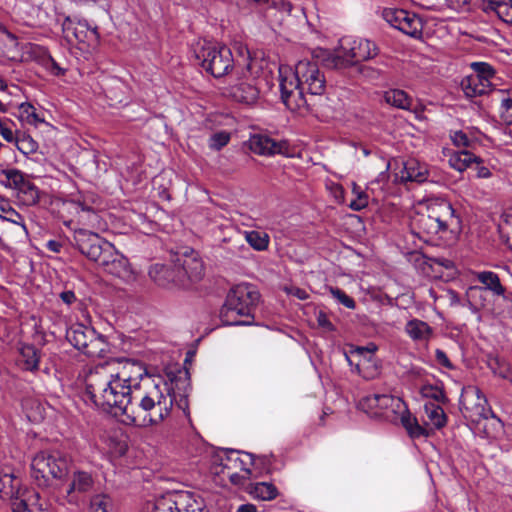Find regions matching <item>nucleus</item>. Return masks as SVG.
Wrapping results in <instances>:
<instances>
[{
	"label": "nucleus",
	"mask_w": 512,
	"mask_h": 512,
	"mask_svg": "<svg viewBox=\"0 0 512 512\" xmlns=\"http://www.w3.org/2000/svg\"><path fill=\"white\" fill-rule=\"evenodd\" d=\"M127 380L125 372L117 374L101 409L124 416L123 422L138 427L159 425L170 416L175 393L164 380L146 377L135 386L126 384Z\"/></svg>",
	"instance_id": "1"
},
{
	"label": "nucleus",
	"mask_w": 512,
	"mask_h": 512,
	"mask_svg": "<svg viewBox=\"0 0 512 512\" xmlns=\"http://www.w3.org/2000/svg\"><path fill=\"white\" fill-rule=\"evenodd\" d=\"M281 100L291 111L311 110L326 91V78L316 62L299 61L295 70L279 68Z\"/></svg>",
	"instance_id": "2"
},
{
	"label": "nucleus",
	"mask_w": 512,
	"mask_h": 512,
	"mask_svg": "<svg viewBox=\"0 0 512 512\" xmlns=\"http://www.w3.org/2000/svg\"><path fill=\"white\" fill-rule=\"evenodd\" d=\"M74 239L77 249L105 272L126 281L133 278L128 259L98 234L79 229L75 232Z\"/></svg>",
	"instance_id": "3"
},
{
	"label": "nucleus",
	"mask_w": 512,
	"mask_h": 512,
	"mask_svg": "<svg viewBox=\"0 0 512 512\" xmlns=\"http://www.w3.org/2000/svg\"><path fill=\"white\" fill-rule=\"evenodd\" d=\"M259 300L260 293L255 286L248 283L234 286L228 292L220 310L221 321L228 326L250 325Z\"/></svg>",
	"instance_id": "4"
},
{
	"label": "nucleus",
	"mask_w": 512,
	"mask_h": 512,
	"mask_svg": "<svg viewBox=\"0 0 512 512\" xmlns=\"http://www.w3.org/2000/svg\"><path fill=\"white\" fill-rule=\"evenodd\" d=\"M72 458L59 450H43L31 460V477L40 487H48L53 480H63L71 472Z\"/></svg>",
	"instance_id": "5"
},
{
	"label": "nucleus",
	"mask_w": 512,
	"mask_h": 512,
	"mask_svg": "<svg viewBox=\"0 0 512 512\" xmlns=\"http://www.w3.org/2000/svg\"><path fill=\"white\" fill-rule=\"evenodd\" d=\"M379 54L375 42L346 36L340 39L339 47L325 59L326 65L334 69H346L373 59Z\"/></svg>",
	"instance_id": "6"
},
{
	"label": "nucleus",
	"mask_w": 512,
	"mask_h": 512,
	"mask_svg": "<svg viewBox=\"0 0 512 512\" xmlns=\"http://www.w3.org/2000/svg\"><path fill=\"white\" fill-rule=\"evenodd\" d=\"M194 58L197 64L215 78L224 77L234 69L240 74V67L235 64L232 51L225 45H198L194 49Z\"/></svg>",
	"instance_id": "7"
},
{
	"label": "nucleus",
	"mask_w": 512,
	"mask_h": 512,
	"mask_svg": "<svg viewBox=\"0 0 512 512\" xmlns=\"http://www.w3.org/2000/svg\"><path fill=\"white\" fill-rule=\"evenodd\" d=\"M117 377L115 367L109 363L98 364L84 370V396L94 406L101 408L105 399H109V388Z\"/></svg>",
	"instance_id": "8"
},
{
	"label": "nucleus",
	"mask_w": 512,
	"mask_h": 512,
	"mask_svg": "<svg viewBox=\"0 0 512 512\" xmlns=\"http://www.w3.org/2000/svg\"><path fill=\"white\" fill-rule=\"evenodd\" d=\"M432 219L444 231V240L454 242L462 231V221L452 204L440 197L428 198L422 205Z\"/></svg>",
	"instance_id": "9"
},
{
	"label": "nucleus",
	"mask_w": 512,
	"mask_h": 512,
	"mask_svg": "<svg viewBox=\"0 0 512 512\" xmlns=\"http://www.w3.org/2000/svg\"><path fill=\"white\" fill-rule=\"evenodd\" d=\"M66 339L88 357L102 358L109 352L105 337L82 323L72 324L66 331Z\"/></svg>",
	"instance_id": "10"
},
{
	"label": "nucleus",
	"mask_w": 512,
	"mask_h": 512,
	"mask_svg": "<svg viewBox=\"0 0 512 512\" xmlns=\"http://www.w3.org/2000/svg\"><path fill=\"white\" fill-rule=\"evenodd\" d=\"M173 263L176 269L177 286L188 288L199 282L204 276V264L198 253L194 250H185L176 253Z\"/></svg>",
	"instance_id": "11"
},
{
	"label": "nucleus",
	"mask_w": 512,
	"mask_h": 512,
	"mask_svg": "<svg viewBox=\"0 0 512 512\" xmlns=\"http://www.w3.org/2000/svg\"><path fill=\"white\" fill-rule=\"evenodd\" d=\"M62 32L69 44L82 45L80 47L82 50L95 47L99 41V34L96 28H91L85 20H77L71 16L64 18Z\"/></svg>",
	"instance_id": "12"
},
{
	"label": "nucleus",
	"mask_w": 512,
	"mask_h": 512,
	"mask_svg": "<svg viewBox=\"0 0 512 512\" xmlns=\"http://www.w3.org/2000/svg\"><path fill=\"white\" fill-rule=\"evenodd\" d=\"M460 405L465 417L472 422L480 423L481 420L494 417L485 395L476 386H469L464 391L461 395Z\"/></svg>",
	"instance_id": "13"
},
{
	"label": "nucleus",
	"mask_w": 512,
	"mask_h": 512,
	"mask_svg": "<svg viewBox=\"0 0 512 512\" xmlns=\"http://www.w3.org/2000/svg\"><path fill=\"white\" fill-rule=\"evenodd\" d=\"M94 486L95 480L91 473L71 469L69 483L65 487L62 498L66 503L78 506L84 502L86 495L93 490Z\"/></svg>",
	"instance_id": "14"
},
{
	"label": "nucleus",
	"mask_w": 512,
	"mask_h": 512,
	"mask_svg": "<svg viewBox=\"0 0 512 512\" xmlns=\"http://www.w3.org/2000/svg\"><path fill=\"white\" fill-rule=\"evenodd\" d=\"M66 203L74 208L79 221L83 224L94 226L98 223L99 215L97 210L100 206V200L94 193L79 192L71 195Z\"/></svg>",
	"instance_id": "15"
},
{
	"label": "nucleus",
	"mask_w": 512,
	"mask_h": 512,
	"mask_svg": "<svg viewBox=\"0 0 512 512\" xmlns=\"http://www.w3.org/2000/svg\"><path fill=\"white\" fill-rule=\"evenodd\" d=\"M410 229L415 236L424 242H431L435 239L444 240V231L422 208L411 216Z\"/></svg>",
	"instance_id": "16"
},
{
	"label": "nucleus",
	"mask_w": 512,
	"mask_h": 512,
	"mask_svg": "<svg viewBox=\"0 0 512 512\" xmlns=\"http://www.w3.org/2000/svg\"><path fill=\"white\" fill-rule=\"evenodd\" d=\"M250 69L251 64L249 63L246 65L245 70L249 72ZM241 74L243 76L239 78L237 83L226 88V93L228 96L239 103L247 105L254 104L259 98V89L255 82V78L246 77L244 68H241Z\"/></svg>",
	"instance_id": "17"
},
{
	"label": "nucleus",
	"mask_w": 512,
	"mask_h": 512,
	"mask_svg": "<svg viewBox=\"0 0 512 512\" xmlns=\"http://www.w3.org/2000/svg\"><path fill=\"white\" fill-rule=\"evenodd\" d=\"M254 462V455L251 453H240L238 451L230 450L226 453L225 457L221 458V470L217 473H225V470H240L245 474L252 475L250 469L251 464Z\"/></svg>",
	"instance_id": "18"
},
{
	"label": "nucleus",
	"mask_w": 512,
	"mask_h": 512,
	"mask_svg": "<svg viewBox=\"0 0 512 512\" xmlns=\"http://www.w3.org/2000/svg\"><path fill=\"white\" fill-rule=\"evenodd\" d=\"M21 480L14 475L10 468H0V498L15 502L25 497L26 493L20 494Z\"/></svg>",
	"instance_id": "19"
},
{
	"label": "nucleus",
	"mask_w": 512,
	"mask_h": 512,
	"mask_svg": "<svg viewBox=\"0 0 512 512\" xmlns=\"http://www.w3.org/2000/svg\"><path fill=\"white\" fill-rule=\"evenodd\" d=\"M283 147V143L276 142L274 139L263 134L252 135L249 139L250 150L258 155L270 156L280 154Z\"/></svg>",
	"instance_id": "20"
},
{
	"label": "nucleus",
	"mask_w": 512,
	"mask_h": 512,
	"mask_svg": "<svg viewBox=\"0 0 512 512\" xmlns=\"http://www.w3.org/2000/svg\"><path fill=\"white\" fill-rule=\"evenodd\" d=\"M429 171L425 163H421L416 159H408L404 163V168L401 171V180L404 182L423 183L427 181Z\"/></svg>",
	"instance_id": "21"
},
{
	"label": "nucleus",
	"mask_w": 512,
	"mask_h": 512,
	"mask_svg": "<svg viewBox=\"0 0 512 512\" xmlns=\"http://www.w3.org/2000/svg\"><path fill=\"white\" fill-rule=\"evenodd\" d=\"M405 332L416 342L427 343L433 336V328L420 319H411L405 325Z\"/></svg>",
	"instance_id": "22"
},
{
	"label": "nucleus",
	"mask_w": 512,
	"mask_h": 512,
	"mask_svg": "<svg viewBox=\"0 0 512 512\" xmlns=\"http://www.w3.org/2000/svg\"><path fill=\"white\" fill-rule=\"evenodd\" d=\"M476 279L483 287H471V290H489L496 296H503L506 292L505 287L501 284L497 273L493 271H480L475 273Z\"/></svg>",
	"instance_id": "23"
},
{
	"label": "nucleus",
	"mask_w": 512,
	"mask_h": 512,
	"mask_svg": "<svg viewBox=\"0 0 512 512\" xmlns=\"http://www.w3.org/2000/svg\"><path fill=\"white\" fill-rule=\"evenodd\" d=\"M39 500L37 492L27 491L25 497L11 503V509L13 512H49Z\"/></svg>",
	"instance_id": "24"
},
{
	"label": "nucleus",
	"mask_w": 512,
	"mask_h": 512,
	"mask_svg": "<svg viewBox=\"0 0 512 512\" xmlns=\"http://www.w3.org/2000/svg\"><path fill=\"white\" fill-rule=\"evenodd\" d=\"M150 278L159 286L166 287L170 284L177 285L175 266L169 267L164 264H154L149 269Z\"/></svg>",
	"instance_id": "25"
},
{
	"label": "nucleus",
	"mask_w": 512,
	"mask_h": 512,
	"mask_svg": "<svg viewBox=\"0 0 512 512\" xmlns=\"http://www.w3.org/2000/svg\"><path fill=\"white\" fill-rule=\"evenodd\" d=\"M464 94L473 98L486 94L490 90V81H484L478 75H469L461 82Z\"/></svg>",
	"instance_id": "26"
},
{
	"label": "nucleus",
	"mask_w": 512,
	"mask_h": 512,
	"mask_svg": "<svg viewBox=\"0 0 512 512\" xmlns=\"http://www.w3.org/2000/svg\"><path fill=\"white\" fill-rule=\"evenodd\" d=\"M401 415L400 420L401 424L409 434L411 438H419L422 436H429L430 430L427 425L422 426L419 424L417 418L413 416L405 406V410L399 412Z\"/></svg>",
	"instance_id": "27"
},
{
	"label": "nucleus",
	"mask_w": 512,
	"mask_h": 512,
	"mask_svg": "<svg viewBox=\"0 0 512 512\" xmlns=\"http://www.w3.org/2000/svg\"><path fill=\"white\" fill-rule=\"evenodd\" d=\"M481 162H483L481 158L466 149L455 152L449 157V165L459 172L466 170L473 163L479 164Z\"/></svg>",
	"instance_id": "28"
},
{
	"label": "nucleus",
	"mask_w": 512,
	"mask_h": 512,
	"mask_svg": "<svg viewBox=\"0 0 512 512\" xmlns=\"http://www.w3.org/2000/svg\"><path fill=\"white\" fill-rule=\"evenodd\" d=\"M403 410H405V403L401 398L389 394H380V416L389 417V411L391 413H399Z\"/></svg>",
	"instance_id": "29"
},
{
	"label": "nucleus",
	"mask_w": 512,
	"mask_h": 512,
	"mask_svg": "<svg viewBox=\"0 0 512 512\" xmlns=\"http://www.w3.org/2000/svg\"><path fill=\"white\" fill-rule=\"evenodd\" d=\"M486 9L494 11L503 22L512 24V0H485Z\"/></svg>",
	"instance_id": "30"
},
{
	"label": "nucleus",
	"mask_w": 512,
	"mask_h": 512,
	"mask_svg": "<svg viewBox=\"0 0 512 512\" xmlns=\"http://www.w3.org/2000/svg\"><path fill=\"white\" fill-rule=\"evenodd\" d=\"M398 30L413 38H420L423 31L422 19L413 12H409Z\"/></svg>",
	"instance_id": "31"
},
{
	"label": "nucleus",
	"mask_w": 512,
	"mask_h": 512,
	"mask_svg": "<svg viewBox=\"0 0 512 512\" xmlns=\"http://www.w3.org/2000/svg\"><path fill=\"white\" fill-rule=\"evenodd\" d=\"M424 412L428 422L435 428L441 429L447 423V417L442 407L434 403H426Z\"/></svg>",
	"instance_id": "32"
},
{
	"label": "nucleus",
	"mask_w": 512,
	"mask_h": 512,
	"mask_svg": "<svg viewBox=\"0 0 512 512\" xmlns=\"http://www.w3.org/2000/svg\"><path fill=\"white\" fill-rule=\"evenodd\" d=\"M3 174L6 177V183L9 187L18 189L20 191L30 190L36 192L35 187L24 179L22 172L17 169L4 170Z\"/></svg>",
	"instance_id": "33"
},
{
	"label": "nucleus",
	"mask_w": 512,
	"mask_h": 512,
	"mask_svg": "<svg viewBox=\"0 0 512 512\" xmlns=\"http://www.w3.org/2000/svg\"><path fill=\"white\" fill-rule=\"evenodd\" d=\"M20 356L23 368L28 371L38 369L40 361V352L33 345H23L20 349Z\"/></svg>",
	"instance_id": "34"
},
{
	"label": "nucleus",
	"mask_w": 512,
	"mask_h": 512,
	"mask_svg": "<svg viewBox=\"0 0 512 512\" xmlns=\"http://www.w3.org/2000/svg\"><path fill=\"white\" fill-rule=\"evenodd\" d=\"M124 372L126 377H128L126 384L129 386H135L138 383L137 379L141 381V379L149 377L148 375L143 376L145 368L138 362L127 361L120 371H116V374H123Z\"/></svg>",
	"instance_id": "35"
},
{
	"label": "nucleus",
	"mask_w": 512,
	"mask_h": 512,
	"mask_svg": "<svg viewBox=\"0 0 512 512\" xmlns=\"http://www.w3.org/2000/svg\"><path fill=\"white\" fill-rule=\"evenodd\" d=\"M250 494L256 499L270 501L278 496V489L272 483L259 482L251 487Z\"/></svg>",
	"instance_id": "36"
},
{
	"label": "nucleus",
	"mask_w": 512,
	"mask_h": 512,
	"mask_svg": "<svg viewBox=\"0 0 512 512\" xmlns=\"http://www.w3.org/2000/svg\"><path fill=\"white\" fill-rule=\"evenodd\" d=\"M384 98L388 104L400 109H410L412 104V99L408 94L399 89H391L385 92Z\"/></svg>",
	"instance_id": "37"
},
{
	"label": "nucleus",
	"mask_w": 512,
	"mask_h": 512,
	"mask_svg": "<svg viewBox=\"0 0 512 512\" xmlns=\"http://www.w3.org/2000/svg\"><path fill=\"white\" fill-rule=\"evenodd\" d=\"M490 370L497 376L512 381V369L510 364L497 356H490L487 361Z\"/></svg>",
	"instance_id": "38"
},
{
	"label": "nucleus",
	"mask_w": 512,
	"mask_h": 512,
	"mask_svg": "<svg viewBox=\"0 0 512 512\" xmlns=\"http://www.w3.org/2000/svg\"><path fill=\"white\" fill-rule=\"evenodd\" d=\"M17 149L24 155L34 154L38 150V143L24 132H17V138L13 142Z\"/></svg>",
	"instance_id": "39"
},
{
	"label": "nucleus",
	"mask_w": 512,
	"mask_h": 512,
	"mask_svg": "<svg viewBox=\"0 0 512 512\" xmlns=\"http://www.w3.org/2000/svg\"><path fill=\"white\" fill-rule=\"evenodd\" d=\"M246 241L257 251H264L269 246V235L265 232L248 231L245 233Z\"/></svg>",
	"instance_id": "40"
},
{
	"label": "nucleus",
	"mask_w": 512,
	"mask_h": 512,
	"mask_svg": "<svg viewBox=\"0 0 512 512\" xmlns=\"http://www.w3.org/2000/svg\"><path fill=\"white\" fill-rule=\"evenodd\" d=\"M380 394H373L363 397L359 401V408L372 416H380L379 412Z\"/></svg>",
	"instance_id": "41"
},
{
	"label": "nucleus",
	"mask_w": 512,
	"mask_h": 512,
	"mask_svg": "<svg viewBox=\"0 0 512 512\" xmlns=\"http://www.w3.org/2000/svg\"><path fill=\"white\" fill-rule=\"evenodd\" d=\"M15 127L16 124L13 120L7 117H0V135L6 142L13 143L17 138V132L20 131L15 129Z\"/></svg>",
	"instance_id": "42"
},
{
	"label": "nucleus",
	"mask_w": 512,
	"mask_h": 512,
	"mask_svg": "<svg viewBox=\"0 0 512 512\" xmlns=\"http://www.w3.org/2000/svg\"><path fill=\"white\" fill-rule=\"evenodd\" d=\"M408 11L404 9H396V8H386L383 11V18L386 22H388L391 26L396 29H399L402 25V22L407 17Z\"/></svg>",
	"instance_id": "43"
},
{
	"label": "nucleus",
	"mask_w": 512,
	"mask_h": 512,
	"mask_svg": "<svg viewBox=\"0 0 512 512\" xmlns=\"http://www.w3.org/2000/svg\"><path fill=\"white\" fill-rule=\"evenodd\" d=\"M421 394L424 397L433 399L439 403H446L448 401L443 388H441L437 385H432V384L424 385L421 388Z\"/></svg>",
	"instance_id": "44"
},
{
	"label": "nucleus",
	"mask_w": 512,
	"mask_h": 512,
	"mask_svg": "<svg viewBox=\"0 0 512 512\" xmlns=\"http://www.w3.org/2000/svg\"><path fill=\"white\" fill-rule=\"evenodd\" d=\"M21 118L25 119L27 123L37 125L42 123L44 120L39 117L36 112V108L30 103H22L19 106Z\"/></svg>",
	"instance_id": "45"
},
{
	"label": "nucleus",
	"mask_w": 512,
	"mask_h": 512,
	"mask_svg": "<svg viewBox=\"0 0 512 512\" xmlns=\"http://www.w3.org/2000/svg\"><path fill=\"white\" fill-rule=\"evenodd\" d=\"M190 501L191 498L187 493L177 495L173 502L174 507H170L171 512H195V509L193 508V505L190 503Z\"/></svg>",
	"instance_id": "46"
},
{
	"label": "nucleus",
	"mask_w": 512,
	"mask_h": 512,
	"mask_svg": "<svg viewBox=\"0 0 512 512\" xmlns=\"http://www.w3.org/2000/svg\"><path fill=\"white\" fill-rule=\"evenodd\" d=\"M111 507V500L108 496L103 494L95 495L90 500L91 512H108Z\"/></svg>",
	"instance_id": "47"
},
{
	"label": "nucleus",
	"mask_w": 512,
	"mask_h": 512,
	"mask_svg": "<svg viewBox=\"0 0 512 512\" xmlns=\"http://www.w3.org/2000/svg\"><path fill=\"white\" fill-rule=\"evenodd\" d=\"M353 194L355 199L351 200L349 207L354 211H360L368 205V195L354 184Z\"/></svg>",
	"instance_id": "48"
},
{
	"label": "nucleus",
	"mask_w": 512,
	"mask_h": 512,
	"mask_svg": "<svg viewBox=\"0 0 512 512\" xmlns=\"http://www.w3.org/2000/svg\"><path fill=\"white\" fill-rule=\"evenodd\" d=\"M357 370L365 379H372L378 374V366L371 359L358 363Z\"/></svg>",
	"instance_id": "49"
},
{
	"label": "nucleus",
	"mask_w": 512,
	"mask_h": 512,
	"mask_svg": "<svg viewBox=\"0 0 512 512\" xmlns=\"http://www.w3.org/2000/svg\"><path fill=\"white\" fill-rule=\"evenodd\" d=\"M42 53L44 54L43 67L54 76H63L66 69L62 68L50 53H45L43 51Z\"/></svg>",
	"instance_id": "50"
},
{
	"label": "nucleus",
	"mask_w": 512,
	"mask_h": 512,
	"mask_svg": "<svg viewBox=\"0 0 512 512\" xmlns=\"http://www.w3.org/2000/svg\"><path fill=\"white\" fill-rule=\"evenodd\" d=\"M273 462V456H254V462L251 464V466H254L256 469H258L260 474H269L271 473V467L273 465Z\"/></svg>",
	"instance_id": "51"
},
{
	"label": "nucleus",
	"mask_w": 512,
	"mask_h": 512,
	"mask_svg": "<svg viewBox=\"0 0 512 512\" xmlns=\"http://www.w3.org/2000/svg\"><path fill=\"white\" fill-rule=\"evenodd\" d=\"M329 291L334 299H336L339 303L349 309H354L356 303L354 299L348 296L343 290L337 287H330Z\"/></svg>",
	"instance_id": "52"
},
{
	"label": "nucleus",
	"mask_w": 512,
	"mask_h": 512,
	"mask_svg": "<svg viewBox=\"0 0 512 512\" xmlns=\"http://www.w3.org/2000/svg\"><path fill=\"white\" fill-rule=\"evenodd\" d=\"M230 136L226 132L213 134L209 139V147L214 150H220L229 143Z\"/></svg>",
	"instance_id": "53"
},
{
	"label": "nucleus",
	"mask_w": 512,
	"mask_h": 512,
	"mask_svg": "<svg viewBox=\"0 0 512 512\" xmlns=\"http://www.w3.org/2000/svg\"><path fill=\"white\" fill-rule=\"evenodd\" d=\"M473 67L475 69V73L473 75L480 76V78L484 81H490V78L494 75V69L487 63H474Z\"/></svg>",
	"instance_id": "54"
},
{
	"label": "nucleus",
	"mask_w": 512,
	"mask_h": 512,
	"mask_svg": "<svg viewBox=\"0 0 512 512\" xmlns=\"http://www.w3.org/2000/svg\"><path fill=\"white\" fill-rule=\"evenodd\" d=\"M451 140L455 146L463 148L470 147L473 142L472 139L461 130L453 132L451 134Z\"/></svg>",
	"instance_id": "55"
},
{
	"label": "nucleus",
	"mask_w": 512,
	"mask_h": 512,
	"mask_svg": "<svg viewBox=\"0 0 512 512\" xmlns=\"http://www.w3.org/2000/svg\"><path fill=\"white\" fill-rule=\"evenodd\" d=\"M2 220L8 221L25 228L23 216L11 207L7 208L6 215L1 216Z\"/></svg>",
	"instance_id": "56"
},
{
	"label": "nucleus",
	"mask_w": 512,
	"mask_h": 512,
	"mask_svg": "<svg viewBox=\"0 0 512 512\" xmlns=\"http://www.w3.org/2000/svg\"><path fill=\"white\" fill-rule=\"evenodd\" d=\"M224 477L228 478L231 483L234 485H242L246 480H248L252 475L248 474H239L237 471L233 470H225V473H222Z\"/></svg>",
	"instance_id": "57"
},
{
	"label": "nucleus",
	"mask_w": 512,
	"mask_h": 512,
	"mask_svg": "<svg viewBox=\"0 0 512 512\" xmlns=\"http://www.w3.org/2000/svg\"><path fill=\"white\" fill-rule=\"evenodd\" d=\"M42 51L45 53H49V51L45 47L35 44H30L29 46V53L31 54V56H33L34 59L43 66L44 54L42 53Z\"/></svg>",
	"instance_id": "58"
},
{
	"label": "nucleus",
	"mask_w": 512,
	"mask_h": 512,
	"mask_svg": "<svg viewBox=\"0 0 512 512\" xmlns=\"http://www.w3.org/2000/svg\"><path fill=\"white\" fill-rule=\"evenodd\" d=\"M502 106L505 108V113L502 114V118L508 124H512V99L503 100Z\"/></svg>",
	"instance_id": "59"
},
{
	"label": "nucleus",
	"mask_w": 512,
	"mask_h": 512,
	"mask_svg": "<svg viewBox=\"0 0 512 512\" xmlns=\"http://www.w3.org/2000/svg\"><path fill=\"white\" fill-rule=\"evenodd\" d=\"M435 358L440 365H442L446 368L452 367V364H451L447 354L443 350L437 349L435 351Z\"/></svg>",
	"instance_id": "60"
},
{
	"label": "nucleus",
	"mask_w": 512,
	"mask_h": 512,
	"mask_svg": "<svg viewBox=\"0 0 512 512\" xmlns=\"http://www.w3.org/2000/svg\"><path fill=\"white\" fill-rule=\"evenodd\" d=\"M317 322L320 327L325 328L329 331L333 330V325L324 312H319V314L317 315Z\"/></svg>",
	"instance_id": "61"
},
{
	"label": "nucleus",
	"mask_w": 512,
	"mask_h": 512,
	"mask_svg": "<svg viewBox=\"0 0 512 512\" xmlns=\"http://www.w3.org/2000/svg\"><path fill=\"white\" fill-rule=\"evenodd\" d=\"M360 72L365 77H368V78H371V79H375V78H377L380 75V71L379 70L374 69V68L369 67V66H361L360 67Z\"/></svg>",
	"instance_id": "62"
},
{
	"label": "nucleus",
	"mask_w": 512,
	"mask_h": 512,
	"mask_svg": "<svg viewBox=\"0 0 512 512\" xmlns=\"http://www.w3.org/2000/svg\"><path fill=\"white\" fill-rule=\"evenodd\" d=\"M61 300L66 303L67 305H71L76 301V296L73 291H63L60 293Z\"/></svg>",
	"instance_id": "63"
},
{
	"label": "nucleus",
	"mask_w": 512,
	"mask_h": 512,
	"mask_svg": "<svg viewBox=\"0 0 512 512\" xmlns=\"http://www.w3.org/2000/svg\"><path fill=\"white\" fill-rule=\"evenodd\" d=\"M477 167V177L478 178H489L491 177V171L489 170V168L485 167L482 165V162L479 163V164H476Z\"/></svg>",
	"instance_id": "64"
}]
</instances>
